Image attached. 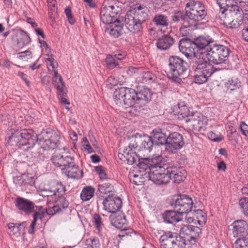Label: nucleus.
<instances>
[{
	"label": "nucleus",
	"instance_id": "e433bc0d",
	"mask_svg": "<svg viewBox=\"0 0 248 248\" xmlns=\"http://www.w3.org/2000/svg\"><path fill=\"white\" fill-rule=\"evenodd\" d=\"M178 108L176 109V112L178 116V118L188 119L191 116V112L190 111L189 107L183 103H179L177 105Z\"/></svg>",
	"mask_w": 248,
	"mask_h": 248
},
{
	"label": "nucleus",
	"instance_id": "20e7f679",
	"mask_svg": "<svg viewBox=\"0 0 248 248\" xmlns=\"http://www.w3.org/2000/svg\"><path fill=\"white\" fill-rule=\"evenodd\" d=\"M136 91L127 87H121L116 89L113 93V99L119 106L125 108L136 107Z\"/></svg>",
	"mask_w": 248,
	"mask_h": 248
},
{
	"label": "nucleus",
	"instance_id": "dca6fc26",
	"mask_svg": "<svg viewBox=\"0 0 248 248\" xmlns=\"http://www.w3.org/2000/svg\"><path fill=\"white\" fill-rule=\"evenodd\" d=\"M149 178L156 185L166 184L170 181V177L166 168L159 169L149 172Z\"/></svg>",
	"mask_w": 248,
	"mask_h": 248
},
{
	"label": "nucleus",
	"instance_id": "f257e3e1",
	"mask_svg": "<svg viewBox=\"0 0 248 248\" xmlns=\"http://www.w3.org/2000/svg\"><path fill=\"white\" fill-rule=\"evenodd\" d=\"M59 139L58 134L51 130H44L37 136L31 129H24L21 131L12 129L11 135L8 137V142L26 151L33 147L36 141L39 140L41 147L38 158L44 161L50 157L52 151L59 147Z\"/></svg>",
	"mask_w": 248,
	"mask_h": 248
},
{
	"label": "nucleus",
	"instance_id": "58836bf2",
	"mask_svg": "<svg viewBox=\"0 0 248 248\" xmlns=\"http://www.w3.org/2000/svg\"><path fill=\"white\" fill-rule=\"evenodd\" d=\"M146 10V9L142 8L141 6H140L134 12H130L127 14L130 15L137 20L143 23L148 16Z\"/></svg>",
	"mask_w": 248,
	"mask_h": 248
},
{
	"label": "nucleus",
	"instance_id": "338daca9",
	"mask_svg": "<svg viewBox=\"0 0 248 248\" xmlns=\"http://www.w3.org/2000/svg\"><path fill=\"white\" fill-rule=\"evenodd\" d=\"M34 213L33 217V219L35 220V221H37L38 219H42L43 217H44L45 213L40 212H37V211H35L33 212Z\"/></svg>",
	"mask_w": 248,
	"mask_h": 248
},
{
	"label": "nucleus",
	"instance_id": "6ab92c4d",
	"mask_svg": "<svg viewBox=\"0 0 248 248\" xmlns=\"http://www.w3.org/2000/svg\"><path fill=\"white\" fill-rule=\"evenodd\" d=\"M232 227V234L234 237L242 238L248 235V224L243 220L234 221L231 225Z\"/></svg>",
	"mask_w": 248,
	"mask_h": 248
},
{
	"label": "nucleus",
	"instance_id": "864d4df0",
	"mask_svg": "<svg viewBox=\"0 0 248 248\" xmlns=\"http://www.w3.org/2000/svg\"><path fill=\"white\" fill-rule=\"evenodd\" d=\"M138 162L137 166H138L140 169H141L144 170H146L147 169H149L150 170L152 168H151V166L149 164L150 161L149 159H145L143 158L142 157H140V160L137 161Z\"/></svg>",
	"mask_w": 248,
	"mask_h": 248
},
{
	"label": "nucleus",
	"instance_id": "6e6552de",
	"mask_svg": "<svg viewBox=\"0 0 248 248\" xmlns=\"http://www.w3.org/2000/svg\"><path fill=\"white\" fill-rule=\"evenodd\" d=\"M119 11V7L113 0H104L100 11L101 20L106 25L117 21V15Z\"/></svg>",
	"mask_w": 248,
	"mask_h": 248
},
{
	"label": "nucleus",
	"instance_id": "f704fd0d",
	"mask_svg": "<svg viewBox=\"0 0 248 248\" xmlns=\"http://www.w3.org/2000/svg\"><path fill=\"white\" fill-rule=\"evenodd\" d=\"M178 234L170 231L163 232L159 238V243L161 248H166L169 243L176 238Z\"/></svg>",
	"mask_w": 248,
	"mask_h": 248
},
{
	"label": "nucleus",
	"instance_id": "c9c22d12",
	"mask_svg": "<svg viewBox=\"0 0 248 248\" xmlns=\"http://www.w3.org/2000/svg\"><path fill=\"white\" fill-rule=\"evenodd\" d=\"M110 219L111 224L118 229H122L127 224L126 217L122 213H120L115 217L113 216H111Z\"/></svg>",
	"mask_w": 248,
	"mask_h": 248
},
{
	"label": "nucleus",
	"instance_id": "ddd939ff",
	"mask_svg": "<svg viewBox=\"0 0 248 248\" xmlns=\"http://www.w3.org/2000/svg\"><path fill=\"white\" fill-rule=\"evenodd\" d=\"M51 160L55 167L61 168L62 173L67 168L72 165L75 160L74 157L65 155H62L57 151L54 153Z\"/></svg>",
	"mask_w": 248,
	"mask_h": 248
},
{
	"label": "nucleus",
	"instance_id": "4be33fe9",
	"mask_svg": "<svg viewBox=\"0 0 248 248\" xmlns=\"http://www.w3.org/2000/svg\"><path fill=\"white\" fill-rule=\"evenodd\" d=\"M150 90L147 88H142L136 91V107L141 108L146 105L151 99Z\"/></svg>",
	"mask_w": 248,
	"mask_h": 248
},
{
	"label": "nucleus",
	"instance_id": "c756f323",
	"mask_svg": "<svg viewBox=\"0 0 248 248\" xmlns=\"http://www.w3.org/2000/svg\"><path fill=\"white\" fill-rule=\"evenodd\" d=\"M152 139L155 144L157 145H163L166 146L167 142L168 137L162 132V129L156 128L154 129L151 132Z\"/></svg>",
	"mask_w": 248,
	"mask_h": 248
},
{
	"label": "nucleus",
	"instance_id": "7c9ffc66",
	"mask_svg": "<svg viewBox=\"0 0 248 248\" xmlns=\"http://www.w3.org/2000/svg\"><path fill=\"white\" fill-rule=\"evenodd\" d=\"M7 226L10 230L9 234L18 237L20 236L21 233H25L26 223V222H23L21 223H9L7 224Z\"/></svg>",
	"mask_w": 248,
	"mask_h": 248
},
{
	"label": "nucleus",
	"instance_id": "5701e85b",
	"mask_svg": "<svg viewBox=\"0 0 248 248\" xmlns=\"http://www.w3.org/2000/svg\"><path fill=\"white\" fill-rule=\"evenodd\" d=\"M12 39L15 45L19 48H23L31 41L29 34L21 29L18 30L16 34L13 36Z\"/></svg>",
	"mask_w": 248,
	"mask_h": 248
},
{
	"label": "nucleus",
	"instance_id": "774afa93",
	"mask_svg": "<svg viewBox=\"0 0 248 248\" xmlns=\"http://www.w3.org/2000/svg\"><path fill=\"white\" fill-rule=\"evenodd\" d=\"M242 35L243 38L248 42V26L244 27L242 30Z\"/></svg>",
	"mask_w": 248,
	"mask_h": 248
},
{
	"label": "nucleus",
	"instance_id": "c85d7f7f",
	"mask_svg": "<svg viewBox=\"0 0 248 248\" xmlns=\"http://www.w3.org/2000/svg\"><path fill=\"white\" fill-rule=\"evenodd\" d=\"M181 216L176 210H167L163 214L162 218L164 222L174 224L182 220Z\"/></svg>",
	"mask_w": 248,
	"mask_h": 248
},
{
	"label": "nucleus",
	"instance_id": "bb28decb",
	"mask_svg": "<svg viewBox=\"0 0 248 248\" xmlns=\"http://www.w3.org/2000/svg\"><path fill=\"white\" fill-rule=\"evenodd\" d=\"M123 27L120 25L119 21L117 20L109 25H106L105 32L110 36L117 38L122 33Z\"/></svg>",
	"mask_w": 248,
	"mask_h": 248
},
{
	"label": "nucleus",
	"instance_id": "4468645a",
	"mask_svg": "<svg viewBox=\"0 0 248 248\" xmlns=\"http://www.w3.org/2000/svg\"><path fill=\"white\" fill-rule=\"evenodd\" d=\"M103 204L105 210L114 214L121 209L122 201L120 197L114 194H109L105 198Z\"/></svg>",
	"mask_w": 248,
	"mask_h": 248
},
{
	"label": "nucleus",
	"instance_id": "a878e982",
	"mask_svg": "<svg viewBox=\"0 0 248 248\" xmlns=\"http://www.w3.org/2000/svg\"><path fill=\"white\" fill-rule=\"evenodd\" d=\"M16 206L19 210L26 214H29L34 211V203L28 199L18 197L16 199Z\"/></svg>",
	"mask_w": 248,
	"mask_h": 248
},
{
	"label": "nucleus",
	"instance_id": "680f3d73",
	"mask_svg": "<svg viewBox=\"0 0 248 248\" xmlns=\"http://www.w3.org/2000/svg\"><path fill=\"white\" fill-rule=\"evenodd\" d=\"M82 144L85 150L87 151L89 153H91L93 152V150L92 147L90 145L89 142L87 138H84L83 139Z\"/></svg>",
	"mask_w": 248,
	"mask_h": 248
},
{
	"label": "nucleus",
	"instance_id": "473e14b6",
	"mask_svg": "<svg viewBox=\"0 0 248 248\" xmlns=\"http://www.w3.org/2000/svg\"><path fill=\"white\" fill-rule=\"evenodd\" d=\"M149 164L152 169L156 168L163 169L166 168L167 166L170 165L169 163L166 162L167 160L160 155H154L152 157L149 159Z\"/></svg>",
	"mask_w": 248,
	"mask_h": 248
},
{
	"label": "nucleus",
	"instance_id": "4d7b16f0",
	"mask_svg": "<svg viewBox=\"0 0 248 248\" xmlns=\"http://www.w3.org/2000/svg\"><path fill=\"white\" fill-rule=\"evenodd\" d=\"M121 231L118 234L117 236L121 239H122L124 237L127 236H131L133 233V231L130 228H127L126 226L123 227L122 229H119Z\"/></svg>",
	"mask_w": 248,
	"mask_h": 248
},
{
	"label": "nucleus",
	"instance_id": "3c124183",
	"mask_svg": "<svg viewBox=\"0 0 248 248\" xmlns=\"http://www.w3.org/2000/svg\"><path fill=\"white\" fill-rule=\"evenodd\" d=\"M235 248H248V238H239L235 242Z\"/></svg>",
	"mask_w": 248,
	"mask_h": 248
},
{
	"label": "nucleus",
	"instance_id": "6e6d98bb",
	"mask_svg": "<svg viewBox=\"0 0 248 248\" xmlns=\"http://www.w3.org/2000/svg\"><path fill=\"white\" fill-rule=\"evenodd\" d=\"M239 205L245 216L248 217V198L244 197L239 200Z\"/></svg>",
	"mask_w": 248,
	"mask_h": 248
},
{
	"label": "nucleus",
	"instance_id": "39448f33",
	"mask_svg": "<svg viewBox=\"0 0 248 248\" xmlns=\"http://www.w3.org/2000/svg\"><path fill=\"white\" fill-rule=\"evenodd\" d=\"M189 65L182 58L176 56H171L169 59L168 75L176 82L180 83L181 77L187 72Z\"/></svg>",
	"mask_w": 248,
	"mask_h": 248
},
{
	"label": "nucleus",
	"instance_id": "13d9d810",
	"mask_svg": "<svg viewBox=\"0 0 248 248\" xmlns=\"http://www.w3.org/2000/svg\"><path fill=\"white\" fill-rule=\"evenodd\" d=\"M95 170L97 173L99 175L100 179L106 180L108 179L107 174L105 172L104 168L101 166H98L95 167Z\"/></svg>",
	"mask_w": 248,
	"mask_h": 248
},
{
	"label": "nucleus",
	"instance_id": "79ce46f5",
	"mask_svg": "<svg viewBox=\"0 0 248 248\" xmlns=\"http://www.w3.org/2000/svg\"><path fill=\"white\" fill-rule=\"evenodd\" d=\"M98 191L102 195L114 194V187L109 182L98 185Z\"/></svg>",
	"mask_w": 248,
	"mask_h": 248
},
{
	"label": "nucleus",
	"instance_id": "9b49d317",
	"mask_svg": "<svg viewBox=\"0 0 248 248\" xmlns=\"http://www.w3.org/2000/svg\"><path fill=\"white\" fill-rule=\"evenodd\" d=\"M153 145L154 141L151 136L132 137L129 143L130 147L134 148V150L147 152L152 151Z\"/></svg>",
	"mask_w": 248,
	"mask_h": 248
},
{
	"label": "nucleus",
	"instance_id": "cd10ccee",
	"mask_svg": "<svg viewBox=\"0 0 248 248\" xmlns=\"http://www.w3.org/2000/svg\"><path fill=\"white\" fill-rule=\"evenodd\" d=\"M175 39L169 34L164 35L159 38L156 42L157 47L165 50L170 48L174 43Z\"/></svg>",
	"mask_w": 248,
	"mask_h": 248
},
{
	"label": "nucleus",
	"instance_id": "2f4dec72",
	"mask_svg": "<svg viewBox=\"0 0 248 248\" xmlns=\"http://www.w3.org/2000/svg\"><path fill=\"white\" fill-rule=\"evenodd\" d=\"M63 173L68 177L74 179L81 178L83 175L82 170H80L78 166L75 165L74 162L70 167L67 168Z\"/></svg>",
	"mask_w": 248,
	"mask_h": 248
},
{
	"label": "nucleus",
	"instance_id": "0e129e2a",
	"mask_svg": "<svg viewBox=\"0 0 248 248\" xmlns=\"http://www.w3.org/2000/svg\"><path fill=\"white\" fill-rule=\"evenodd\" d=\"M140 177H139L138 175L133 174L130 175L129 176V180L130 182L136 185H140L141 181L140 180Z\"/></svg>",
	"mask_w": 248,
	"mask_h": 248
},
{
	"label": "nucleus",
	"instance_id": "a211bd4d",
	"mask_svg": "<svg viewBox=\"0 0 248 248\" xmlns=\"http://www.w3.org/2000/svg\"><path fill=\"white\" fill-rule=\"evenodd\" d=\"M167 172L170 180L176 183H180L184 181L186 176V172L184 169L170 164L167 166Z\"/></svg>",
	"mask_w": 248,
	"mask_h": 248
},
{
	"label": "nucleus",
	"instance_id": "49530a36",
	"mask_svg": "<svg viewBox=\"0 0 248 248\" xmlns=\"http://www.w3.org/2000/svg\"><path fill=\"white\" fill-rule=\"evenodd\" d=\"M191 214L194 216L195 219H198L197 223L199 225L205 223V217L202 210H193V211L191 210Z\"/></svg>",
	"mask_w": 248,
	"mask_h": 248
},
{
	"label": "nucleus",
	"instance_id": "b1692460",
	"mask_svg": "<svg viewBox=\"0 0 248 248\" xmlns=\"http://www.w3.org/2000/svg\"><path fill=\"white\" fill-rule=\"evenodd\" d=\"M197 52L209 51L212 47L211 44L213 42V39L209 36H200L194 40Z\"/></svg>",
	"mask_w": 248,
	"mask_h": 248
},
{
	"label": "nucleus",
	"instance_id": "9d476101",
	"mask_svg": "<svg viewBox=\"0 0 248 248\" xmlns=\"http://www.w3.org/2000/svg\"><path fill=\"white\" fill-rule=\"evenodd\" d=\"M185 122L190 130L200 131L205 129L208 119L200 113L191 112V116Z\"/></svg>",
	"mask_w": 248,
	"mask_h": 248
},
{
	"label": "nucleus",
	"instance_id": "f3484780",
	"mask_svg": "<svg viewBox=\"0 0 248 248\" xmlns=\"http://www.w3.org/2000/svg\"><path fill=\"white\" fill-rule=\"evenodd\" d=\"M201 233L202 231L199 227L188 225L181 228L179 234L186 239V242L196 240Z\"/></svg>",
	"mask_w": 248,
	"mask_h": 248
},
{
	"label": "nucleus",
	"instance_id": "ea45409f",
	"mask_svg": "<svg viewBox=\"0 0 248 248\" xmlns=\"http://www.w3.org/2000/svg\"><path fill=\"white\" fill-rule=\"evenodd\" d=\"M153 22L159 27H167L169 25V19L165 15L158 14L155 15L152 19Z\"/></svg>",
	"mask_w": 248,
	"mask_h": 248
},
{
	"label": "nucleus",
	"instance_id": "5fc2aeb1",
	"mask_svg": "<svg viewBox=\"0 0 248 248\" xmlns=\"http://www.w3.org/2000/svg\"><path fill=\"white\" fill-rule=\"evenodd\" d=\"M93 225L97 229L98 231L102 229L103 223L101 217L97 214H94L93 217Z\"/></svg>",
	"mask_w": 248,
	"mask_h": 248
},
{
	"label": "nucleus",
	"instance_id": "aec40b11",
	"mask_svg": "<svg viewBox=\"0 0 248 248\" xmlns=\"http://www.w3.org/2000/svg\"><path fill=\"white\" fill-rule=\"evenodd\" d=\"M170 20L172 23L183 22L180 29V31L182 33L186 28L189 27L192 25V23L190 22L188 20L186 10L185 12L181 11H175L170 16Z\"/></svg>",
	"mask_w": 248,
	"mask_h": 248
},
{
	"label": "nucleus",
	"instance_id": "f8f14e48",
	"mask_svg": "<svg viewBox=\"0 0 248 248\" xmlns=\"http://www.w3.org/2000/svg\"><path fill=\"white\" fill-rule=\"evenodd\" d=\"M179 48L186 57L190 58V61L197 54H203V52H197L194 40L187 38H182L179 41Z\"/></svg>",
	"mask_w": 248,
	"mask_h": 248
},
{
	"label": "nucleus",
	"instance_id": "f03ea898",
	"mask_svg": "<svg viewBox=\"0 0 248 248\" xmlns=\"http://www.w3.org/2000/svg\"><path fill=\"white\" fill-rule=\"evenodd\" d=\"M189 66L194 72L195 82L202 84L206 82L208 78L216 71V68L202 56L197 55L190 61Z\"/></svg>",
	"mask_w": 248,
	"mask_h": 248
},
{
	"label": "nucleus",
	"instance_id": "09e8293b",
	"mask_svg": "<svg viewBox=\"0 0 248 248\" xmlns=\"http://www.w3.org/2000/svg\"><path fill=\"white\" fill-rule=\"evenodd\" d=\"M35 183V179L32 174L27 173L24 174L22 176V183L23 186H33Z\"/></svg>",
	"mask_w": 248,
	"mask_h": 248
},
{
	"label": "nucleus",
	"instance_id": "a18cd8bd",
	"mask_svg": "<svg viewBox=\"0 0 248 248\" xmlns=\"http://www.w3.org/2000/svg\"><path fill=\"white\" fill-rule=\"evenodd\" d=\"M155 77V75L149 71H146L142 73L140 77H139V81L143 83L149 84L152 82Z\"/></svg>",
	"mask_w": 248,
	"mask_h": 248
},
{
	"label": "nucleus",
	"instance_id": "412c9836",
	"mask_svg": "<svg viewBox=\"0 0 248 248\" xmlns=\"http://www.w3.org/2000/svg\"><path fill=\"white\" fill-rule=\"evenodd\" d=\"M136 151L134 148L130 147L129 145L128 147L124 150L123 154L119 153L118 157L124 162L126 161L127 164L132 165L140 160V155L137 154Z\"/></svg>",
	"mask_w": 248,
	"mask_h": 248
},
{
	"label": "nucleus",
	"instance_id": "37998d69",
	"mask_svg": "<svg viewBox=\"0 0 248 248\" xmlns=\"http://www.w3.org/2000/svg\"><path fill=\"white\" fill-rule=\"evenodd\" d=\"M54 75L53 78V81L58 92H61L63 93V90L64 88V82L62 81V76L59 75L58 71L54 70Z\"/></svg>",
	"mask_w": 248,
	"mask_h": 248
},
{
	"label": "nucleus",
	"instance_id": "2eb2a0df",
	"mask_svg": "<svg viewBox=\"0 0 248 248\" xmlns=\"http://www.w3.org/2000/svg\"><path fill=\"white\" fill-rule=\"evenodd\" d=\"M184 144L183 136L178 132H172L168 136L166 149L173 153L181 149Z\"/></svg>",
	"mask_w": 248,
	"mask_h": 248
},
{
	"label": "nucleus",
	"instance_id": "1a4fd4ad",
	"mask_svg": "<svg viewBox=\"0 0 248 248\" xmlns=\"http://www.w3.org/2000/svg\"><path fill=\"white\" fill-rule=\"evenodd\" d=\"M193 202L191 198L186 195L174 196L171 205L181 215L191 211Z\"/></svg>",
	"mask_w": 248,
	"mask_h": 248
},
{
	"label": "nucleus",
	"instance_id": "052dcab7",
	"mask_svg": "<svg viewBox=\"0 0 248 248\" xmlns=\"http://www.w3.org/2000/svg\"><path fill=\"white\" fill-rule=\"evenodd\" d=\"M58 189H44L42 190V192H44L43 196H52V195H56V192H58Z\"/></svg>",
	"mask_w": 248,
	"mask_h": 248
},
{
	"label": "nucleus",
	"instance_id": "603ef678",
	"mask_svg": "<svg viewBox=\"0 0 248 248\" xmlns=\"http://www.w3.org/2000/svg\"><path fill=\"white\" fill-rule=\"evenodd\" d=\"M173 243L172 248H185L186 245V239L180 234L177 235Z\"/></svg>",
	"mask_w": 248,
	"mask_h": 248
},
{
	"label": "nucleus",
	"instance_id": "c03bdc74",
	"mask_svg": "<svg viewBox=\"0 0 248 248\" xmlns=\"http://www.w3.org/2000/svg\"><path fill=\"white\" fill-rule=\"evenodd\" d=\"M85 247L84 248H100V243L99 239L94 236H92L87 239L84 241Z\"/></svg>",
	"mask_w": 248,
	"mask_h": 248
},
{
	"label": "nucleus",
	"instance_id": "de8ad7c7",
	"mask_svg": "<svg viewBox=\"0 0 248 248\" xmlns=\"http://www.w3.org/2000/svg\"><path fill=\"white\" fill-rule=\"evenodd\" d=\"M226 87L231 90H234L241 86V82L236 78H232L229 79L225 84Z\"/></svg>",
	"mask_w": 248,
	"mask_h": 248
},
{
	"label": "nucleus",
	"instance_id": "4c0bfd02",
	"mask_svg": "<svg viewBox=\"0 0 248 248\" xmlns=\"http://www.w3.org/2000/svg\"><path fill=\"white\" fill-rule=\"evenodd\" d=\"M236 4V2L234 0H226L225 6L223 8L220 5V3H218L221 11H229V10L231 12H236V13L240 15V13H243L242 9H240Z\"/></svg>",
	"mask_w": 248,
	"mask_h": 248
},
{
	"label": "nucleus",
	"instance_id": "72a5a7b5",
	"mask_svg": "<svg viewBox=\"0 0 248 248\" xmlns=\"http://www.w3.org/2000/svg\"><path fill=\"white\" fill-rule=\"evenodd\" d=\"M68 206V202L63 197H60L57 204L52 208H49L46 210V213L48 215H53L61 211L62 209H65Z\"/></svg>",
	"mask_w": 248,
	"mask_h": 248
},
{
	"label": "nucleus",
	"instance_id": "7ed1b4c3",
	"mask_svg": "<svg viewBox=\"0 0 248 248\" xmlns=\"http://www.w3.org/2000/svg\"><path fill=\"white\" fill-rule=\"evenodd\" d=\"M217 20L221 25L234 29L243 23L246 24L248 22V18L242 16V13H240L239 15L236 12H231L229 10H220L218 16H217Z\"/></svg>",
	"mask_w": 248,
	"mask_h": 248
},
{
	"label": "nucleus",
	"instance_id": "69168bd1",
	"mask_svg": "<svg viewBox=\"0 0 248 248\" xmlns=\"http://www.w3.org/2000/svg\"><path fill=\"white\" fill-rule=\"evenodd\" d=\"M240 130L242 133L246 137L248 136V125L244 122H242L240 124Z\"/></svg>",
	"mask_w": 248,
	"mask_h": 248
},
{
	"label": "nucleus",
	"instance_id": "393cba45",
	"mask_svg": "<svg viewBox=\"0 0 248 248\" xmlns=\"http://www.w3.org/2000/svg\"><path fill=\"white\" fill-rule=\"evenodd\" d=\"M124 23L127 29L133 33L140 32L142 30V23L130 15L126 14L125 16Z\"/></svg>",
	"mask_w": 248,
	"mask_h": 248
},
{
	"label": "nucleus",
	"instance_id": "e2e57ef3",
	"mask_svg": "<svg viewBox=\"0 0 248 248\" xmlns=\"http://www.w3.org/2000/svg\"><path fill=\"white\" fill-rule=\"evenodd\" d=\"M186 214V215L185 217V219L186 221V222L189 223H194L195 224H196V222H197L198 219H195L194 216L193 215H192L191 211H189V212Z\"/></svg>",
	"mask_w": 248,
	"mask_h": 248
},
{
	"label": "nucleus",
	"instance_id": "a19ab883",
	"mask_svg": "<svg viewBox=\"0 0 248 248\" xmlns=\"http://www.w3.org/2000/svg\"><path fill=\"white\" fill-rule=\"evenodd\" d=\"M95 189L92 186H85L81 193L80 198L83 201H88L94 196Z\"/></svg>",
	"mask_w": 248,
	"mask_h": 248
},
{
	"label": "nucleus",
	"instance_id": "423d86ee",
	"mask_svg": "<svg viewBox=\"0 0 248 248\" xmlns=\"http://www.w3.org/2000/svg\"><path fill=\"white\" fill-rule=\"evenodd\" d=\"M230 50L227 46L223 45L214 44L210 48L209 51L203 52L202 58H207L208 60L215 64H219L226 61L230 55Z\"/></svg>",
	"mask_w": 248,
	"mask_h": 248
},
{
	"label": "nucleus",
	"instance_id": "bf43d9fd",
	"mask_svg": "<svg viewBox=\"0 0 248 248\" xmlns=\"http://www.w3.org/2000/svg\"><path fill=\"white\" fill-rule=\"evenodd\" d=\"M19 56L18 58L19 59H30L32 58L31 52L30 50H26L23 52H20L18 53Z\"/></svg>",
	"mask_w": 248,
	"mask_h": 248
},
{
	"label": "nucleus",
	"instance_id": "0eeeda50",
	"mask_svg": "<svg viewBox=\"0 0 248 248\" xmlns=\"http://www.w3.org/2000/svg\"><path fill=\"white\" fill-rule=\"evenodd\" d=\"M186 10L189 22H198L204 19L207 10L204 5L198 0H188L186 5Z\"/></svg>",
	"mask_w": 248,
	"mask_h": 248
},
{
	"label": "nucleus",
	"instance_id": "8fccbe9b",
	"mask_svg": "<svg viewBox=\"0 0 248 248\" xmlns=\"http://www.w3.org/2000/svg\"><path fill=\"white\" fill-rule=\"evenodd\" d=\"M107 67L110 69H113L119 65L118 62L113 55H108L106 59Z\"/></svg>",
	"mask_w": 248,
	"mask_h": 248
}]
</instances>
